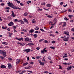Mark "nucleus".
<instances>
[{
    "instance_id": "4be33fe9",
    "label": "nucleus",
    "mask_w": 74,
    "mask_h": 74,
    "mask_svg": "<svg viewBox=\"0 0 74 74\" xmlns=\"http://www.w3.org/2000/svg\"><path fill=\"white\" fill-rule=\"evenodd\" d=\"M66 11H67V10H64L63 11H61V12H62V13L63 12H65Z\"/></svg>"
},
{
    "instance_id": "39448f33",
    "label": "nucleus",
    "mask_w": 74,
    "mask_h": 74,
    "mask_svg": "<svg viewBox=\"0 0 74 74\" xmlns=\"http://www.w3.org/2000/svg\"><path fill=\"white\" fill-rule=\"evenodd\" d=\"M71 67H72L71 66H68V67L66 68V69L68 71H69L70 70H71Z\"/></svg>"
},
{
    "instance_id": "4468645a",
    "label": "nucleus",
    "mask_w": 74,
    "mask_h": 74,
    "mask_svg": "<svg viewBox=\"0 0 74 74\" xmlns=\"http://www.w3.org/2000/svg\"><path fill=\"white\" fill-rule=\"evenodd\" d=\"M66 25V22H64V24L63 25V27H64Z\"/></svg>"
},
{
    "instance_id": "1a4fd4ad",
    "label": "nucleus",
    "mask_w": 74,
    "mask_h": 74,
    "mask_svg": "<svg viewBox=\"0 0 74 74\" xmlns=\"http://www.w3.org/2000/svg\"><path fill=\"white\" fill-rule=\"evenodd\" d=\"M53 22H54V25H55V24L56 23V22H57V21H56V18L54 19Z\"/></svg>"
},
{
    "instance_id": "20e7f679",
    "label": "nucleus",
    "mask_w": 74,
    "mask_h": 74,
    "mask_svg": "<svg viewBox=\"0 0 74 74\" xmlns=\"http://www.w3.org/2000/svg\"><path fill=\"white\" fill-rule=\"evenodd\" d=\"M1 68H2V69H5L6 68V66L4 65H1Z\"/></svg>"
},
{
    "instance_id": "dca6fc26",
    "label": "nucleus",
    "mask_w": 74,
    "mask_h": 74,
    "mask_svg": "<svg viewBox=\"0 0 74 74\" xmlns=\"http://www.w3.org/2000/svg\"><path fill=\"white\" fill-rule=\"evenodd\" d=\"M18 40H19V41H21V40H23V38H21L19 39H17Z\"/></svg>"
},
{
    "instance_id": "bb28decb",
    "label": "nucleus",
    "mask_w": 74,
    "mask_h": 74,
    "mask_svg": "<svg viewBox=\"0 0 74 74\" xmlns=\"http://www.w3.org/2000/svg\"><path fill=\"white\" fill-rule=\"evenodd\" d=\"M46 49V48H45L43 49V51H44V52H47V51L46 50H45Z\"/></svg>"
},
{
    "instance_id": "c756f323",
    "label": "nucleus",
    "mask_w": 74,
    "mask_h": 74,
    "mask_svg": "<svg viewBox=\"0 0 74 74\" xmlns=\"http://www.w3.org/2000/svg\"><path fill=\"white\" fill-rule=\"evenodd\" d=\"M2 44H5V45H7V44L8 43L5 42H3L2 43Z\"/></svg>"
},
{
    "instance_id": "4d7b16f0",
    "label": "nucleus",
    "mask_w": 74,
    "mask_h": 74,
    "mask_svg": "<svg viewBox=\"0 0 74 74\" xmlns=\"http://www.w3.org/2000/svg\"><path fill=\"white\" fill-rule=\"evenodd\" d=\"M21 24H22V25H23V24H24V22H23V21H22V22H21Z\"/></svg>"
},
{
    "instance_id": "5fc2aeb1",
    "label": "nucleus",
    "mask_w": 74,
    "mask_h": 74,
    "mask_svg": "<svg viewBox=\"0 0 74 74\" xmlns=\"http://www.w3.org/2000/svg\"><path fill=\"white\" fill-rule=\"evenodd\" d=\"M51 42L53 44V43H55V41H52Z\"/></svg>"
},
{
    "instance_id": "58836bf2",
    "label": "nucleus",
    "mask_w": 74,
    "mask_h": 74,
    "mask_svg": "<svg viewBox=\"0 0 74 74\" xmlns=\"http://www.w3.org/2000/svg\"><path fill=\"white\" fill-rule=\"evenodd\" d=\"M27 72H29V73H32V74H33V73L32 72V71H27Z\"/></svg>"
},
{
    "instance_id": "f3484780",
    "label": "nucleus",
    "mask_w": 74,
    "mask_h": 74,
    "mask_svg": "<svg viewBox=\"0 0 74 74\" xmlns=\"http://www.w3.org/2000/svg\"><path fill=\"white\" fill-rule=\"evenodd\" d=\"M23 20L25 21V22H27V23H28V21H27V19H26V18H24L23 19Z\"/></svg>"
},
{
    "instance_id": "603ef678",
    "label": "nucleus",
    "mask_w": 74,
    "mask_h": 74,
    "mask_svg": "<svg viewBox=\"0 0 74 74\" xmlns=\"http://www.w3.org/2000/svg\"><path fill=\"white\" fill-rule=\"evenodd\" d=\"M38 33V31H35V33Z\"/></svg>"
},
{
    "instance_id": "a211bd4d",
    "label": "nucleus",
    "mask_w": 74,
    "mask_h": 74,
    "mask_svg": "<svg viewBox=\"0 0 74 74\" xmlns=\"http://www.w3.org/2000/svg\"><path fill=\"white\" fill-rule=\"evenodd\" d=\"M44 62H41V63H40V65H41V66H44Z\"/></svg>"
},
{
    "instance_id": "9b49d317",
    "label": "nucleus",
    "mask_w": 74,
    "mask_h": 74,
    "mask_svg": "<svg viewBox=\"0 0 74 74\" xmlns=\"http://www.w3.org/2000/svg\"><path fill=\"white\" fill-rule=\"evenodd\" d=\"M34 30L33 29H31L29 31V33H33L34 32Z\"/></svg>"
},
{
    "instance_id": "c85d7f7f",
    "label": "nucleus",
    "mask_w": 74,
    "mask_h": 74,
    "mask_svg": "<svg viewBox=\"0 0 74 74\" xmlns=\"http://www.w3.org/2000/svg\"><path fill=\"white\" fill-rule=\"evenodd\" d=\"M7 27H4L3 26L2 27V29H7Z\"/></svg>"
},
{
    "instance_id": "7c9ffc66",
    "label": "nucleus",
    "mask_w": 74,
    "mask_h": 74,
    "mask_svg": "<svg viewBox=\"0 0 74 74\" xmlns=\"http://www.w3.org/2000/svg\"><path fill=\"white\" fill-rule=\"evenodd\" d=\"M34 36V38H36L37 37V34H34L33 35Z\"/></svg>"
},
{
    "instance_id": "2eb2a0df",
    "label": "nucleus",
    "mask_w": 74,
    "mask_h": 74,
    "mask_svg": "<svg viewBox=\"0 0 74 74\" xmlns=\"http://www.w3.org/2000/svg\"><path fill=\"white\" fill-rule=\"evenodd\" d=\"M45 57H44L43 58L42 61V62H45Z\"/></svg>"
},
{
    "instance_id": "a18cd8bd",
    "label": "nucleus",
    "mask_w": 74,
    "mask_h": 74,
    "mask_svg": "<svg viewBox=\"0 0 74 74\" xmlns=\"http://www.w3.org/2000/svg\"><path fill=\"white\" fill-rule=\"evenodd\" d=\"M14 22H17L18 21V19H15L14 20Z\"/></svg>"
},
{
    "instance_id": "680f3d73",
    "label": "nucleus",
    "mask_w": 74,
    "mask_h": 74,
    "mask_svg": "<svg viewBox=\"0 0 74 74\" xmlns=\"http://www.w3.org/2000/svg\"><path fill=\"white\" fill-rule=\"evenodd\" d=\"M45 43H47L48 42V41L47 40H45Z\"/></svg>"
},
{
    "instance_id": "a19ab883",
    "label": "nucleus",
    "mask_w": 74,
    "mask_h": 74,
    "mask_svg": "<svg viewBox=\"0 0 74 74\" xmlns=\"http://www.w3.org/2000/svg\"><path fill=\"white\" fill-rule=\"evenodd\" d=\"M20 4L21 5V6H23V5H24L23 4L21 3H20Z\"/></svg>"
},
{
    "instance_id": "473e14b6",
    "label": "nucleus",
    "mask_w": 74,
    "mask_h": 74,
    "mask_svg": "<svg viewBox=\"0 0 74 74\" xmlns=\"http://www.w3.org/2000/svg\"><path fill=\"white\" fill-rule=\"evenodd\" d=\"M5 8L6 10H10V7H7Z\"/></svg>"
},
{
    "instance_id": "a878e982",
    "label": "nucleus",
    "mask_w": 74,
    "mask_h": 74,
    "mask_svg": "<svg viewBox=\"0 0 74 74\" xmlns=\"http://www.w3.org/2000/svg\"><path fill=\"white\" fill-rule=\"evenodd\" d=\"M47 17H48V18H52L53 17L51 16L48 15L47 16Z\"/></svg>"
},
{
    "instance_id": "412c9836",
    "label": "nucleus",
    "mask_w": 74,
    "mask_h": 74,
    "mask_svg": "<svg viewBox=\"0 0 74 74\" xmlns=\"http://www.w3.org/2000/svg\"><path fill=\"white\" fill-rule=\"evenodd\" d=\"M45 4V2H42V5H44Z\"/></svg>"
},
{
    "instance_id": "423d86ee",
    "label": "nucleus",
    "mask_w": 74,
    "mask_h": 74,
    "mask_svg": "<svg viewBox=\"0 0 74 74\" xmlns=\"http://www.w3.org/2000/svg\"><path fill=\"white\" fill-rule=\"evenodd\" d=\"M64 34H66V35H67L68 36H69V32H66L64 31Z\"/></svg>"
},
{
    "instance_id": "0e129e2a",
    "label": "nucleus",
    "mask_w": 74,
    "mask_h": 74,
    "mask_svg": "<svg viewBox=\"0 0 74 74\" xmlns=\"http://www.w3.org/2000/svg\"><path fill=\"white\" fill-rule=\"evenodd\" d=\"M59 66L60 67V69H62V66H60V65H59Z\"/></svg>"
},
{
    "instance_id": "4c0bfd02",
    "label": "nucleus",
    "mask_w": 74,
    "mask_h": 74,
    "mask_svg": "<svg viewBox=\"0 0 74 74\" xmlns=\"http://www.w3.org/2000/svg\"><path fill=\"white\" fill-rule=\"evenodd\" d=\"M50 48H51V49H55V48L53 47H50Z\"/></svg>"
},
{
    "instance_id": "7ed1b4c3",
    "label": "nucleus",
    "mask_w": 74,
    "mask_h": 74,
    "mask_svg": "<svg viewBox=\"0 0 74 74\" xmlns=\"http://www.w3.org/2000/svg\"><path fill=\"white\" fill-rule=\"evenodd\" d=\"M2 53L3 56L4 57H5V56H6V53L4 52V51H3Z\"/></svg>"
},
{
    "instance_id": "e2e57ef3",
    "label": "nucleus",
    "mask_w": 74,
    "mask_h": 74,
    "mask_svg": "<svg viewBox=\"0 0 74 74\" xmlns=\"http://www.w3.org/2000/svg\"><path fill=\"white\" fill-rule=\"evenodd\" d=\"M25 69H29V68L28 67H25Z\"/></svg>"
},
{
    "instance_id": "13d9d810",
    "label": "nucleus",
    "mask_w": 74,
    "mask_h": 74,
    "mask_svg": "<svg viewBox=\"0 0 74 74\" xmlns=\"http://www.w3.org/2000/svg\"><path fill=\"white\" fill-rule=\"evenodd\" d=\"M66 57H67V56H63V57L64 58H66Z\"/></svg>"
},
{
    "instance_id": "f8f14e48",
    "label": "nucleus",
    "mask_w": 74,
    "mask_h": 74,
    "mask_svg": "<svg viewBox=\"0 0 74 74\" xmlns=\"http://www.w3.org/2000/svg\"><path fill=\"white\" fill-rule=\"evenodd\" d=\"M30 50L29 49H26V53H28L29 52H30Z\"/></svg>"
},
{
    "instance_id": "de8ad7c7",
    "label": "nucleus",
    "mask_w": 74,
    "mask_h": 74,
    "mask_svg": "<svg viewBox=\"0 0 74 74\" xmlns=\"http://www.w3.org/2000/svg\"><path fill=\"white\" fill-rule=\"evenodd\" d=\"M36 49L37 50H39L40 49V47H38L36 48Z\"/></svg>"
},
{
    "instance_id": "72a5a7b5",
    "label": "nucleus",
    "mask_w": 74,
    "mask_h": 74,
    "mask_svg": "<svg viewBox=\"0 0 74 74\" xmlns=\"http://www.w3.org/2000/svg\"><path fill=\"white\" fill-rule=\"evenodd\" d=\"M47 58L49 59V60H51V58L50 56L48 57Z\"/></svg>"
},
{
    "instance_id": "79ce46f5",
    "label": "nucleus",
    "mask_w": 74,
    "mask_h": 74,
    "mask_svg": "<svg viewBox=\"0 0 74 74\" xmlns=\"http://www.w3.org/2000/svg\"><path fill=\"white\" fill-rule=\"evenodd\" d=\"M71 31H73V32H74V28H72L71 29Z\"/></svg>"
},
{
    "instance_id": "3c124183",
    "label": "nucleus",
    "mask_w": 74,
    "mask_h": 74,
    "mask_svg": "<svg viewBox=\"0 0 74 74\" xmlns=\"http://www.w3.org/2000/svg\"><path fill=\"white\" fill-rule=\"evenodd\" d=\"M64 19V20H66V21H67L68 20V19H67V18L66 17H65Z\"/></svg>"
},
{
    "instance_id": "052dcab7",
    "label": "nucleus",
    "mask_w": 74,
    "mask_h": 74,
    "mask_svg": "<svg viewBox=\"0 0 74 74\" xmlns=\"http://www.w3.org/2000/svg\"><path fill=\"white\" fill-rule=\"evenodd\" d=\"M48 73V71H45L44 72V73H46V74H47Z\"/></svg>"
},
{
    "instance_id": "c9c22d12",
    "label": "nucleus",
    "mask_w": 74,
    "mask_h": 74,
    "mask_svg": "<svg viewBox=\"0 0 74 74\" xmlns=\"http://www.w3.org/2000/svg\"><path fill=\"white\" fill-rule=\"evenodd\" d=\"M43 40H44V39H41V40H39V42H42V41H43Z\"/></svg>"
},
{
    "instance_id": "aec40b11",
    "label": "nucleus",
    "mask_w": 74,
    "mask_h": 74,
    "mask_svg": "<svg viewBox=\"0 0 74 74\" xmlns=\"http://www.w3.org/2000/svg\"><path fill=\"white\" fill-rule=\"evenodd\" d=\"M35 30H38V29H39V28H38V27H36L35 29H34Z\"/></svg>"
},
{
    "instance_id": "c03bdc74",
    "label": "nucleus",
    "mask_w": 74,
    "mask_h": 74,
    "mask_svg": "<svg viewBox=\"0 0 74 74\" xmlns=\"http://www.w3.org/2000/svg\"><path fill=\"white\" fill-rule=\"evenodd\" d=\"M8 60H12V58H8Z\"/></svg>"
},
{
    "instance_id": "864d4df0",
    "label": "nucleus",
    "mask_w": 74,
    "mask_h": 74,
    "mask_svg": "<svg viewBox=\"0 0 74 74\" xmlns=\"http://www.w3.org/2000/svg\"><path fill=\"white\" fill-rule=\"evenodd\" d=\"M40 30H41V31H42V32H44V30H43V29H40Z\"/></svg>"
},
{
    "instance_id": "393cba45",
    "label": "nucleus",
    "mask_w": 74,
    "mask_h": 74,
    "mask_svg": "<svg viewBox=\"0 0 74 74\" xmlns=\"http://www.w3.org/2000/svg\"><path fill=\"white\" fill-rule=\"evenodd\" d=\"M32 23H36V21L34 19H33L32 21Z\"/></svg>"
},
{
    "instance_id": "6e6552de",
    "label": "nucleus",
    "mask_w": 74,
    "mask_h": 74,
    "mask_svg": "<svg viewBox=\"0 0 74 74\" xmlns=\"http://www.w3.org/2000/svg\"><path fill=\"white\" fill-rule=\"evenodd\" d=\"M12 17H15V16H16V15H14V12L12 11Z\"/></svg>"
},
{
    "instance_id": "8fccbe9b",
    "label": "nucleus",
    "mask_w": 74,
    "mask_h": 74,
    "mask_svg": "<svg viewBox=\"0 0 74 74\" xmlns=\"http://www.w3.org/2000/svg\"><path fill=\"white\" fill-rule=\"evenodd\" d=\"M16 1L17 2V3H21L19 1H18V0H16Z\"/></svg>"
},
{
    "instance_id": "bf43d9fd",
    "label": "nucleus",
    "mask_w": 74,
    "mask_h": 74,
    "mask_svg": "<svg viewBox=\"0 0 74 74\" xmlns=\"http://www.w3.org/2000/svg\"><path fill=\"white\" fill-rule=\"evenodd\" d=\"M4 5V3H2L1 4V5H2V6Z\"/></svg>"
},
{
    "instance_id": "6ab92c4d",
    "label": "nucleus",
    "mask_w": 74,
    "mask_h": 74,
    "mask_svg": "<svg viewBox=\"0 0 74 74\" xmlns=\"http://www.w3.org/2000/svg\"><path fill=\"white\" fill-rule=\"evenodd\" d=\"M11 35H12V33H9V37H11Z\"/></svg>"
},
{
    "instance_id": "69168bd1",
    "label": "nucleus",
    "mask_w": 74,
    "mask_h": 74,
    "mask_svg": "<svg viewBox=\"0 0 74 74\" xmlns=\"http://www.w3.org/2000/svg\"><path fill=\"white\" fill-rule=\"evenodd\" d=\"M63 4V2H61L60 3V5H62Z\"/></svg>"
},
{
    "instance_id": "338daca9",
    "label": "nucleus",
    "mask_w": 74,
    "mask_h": 74,
    "mask_svg": "<svg viewBox=\"0 0 74 74\" xmlns=\"http://www.w3.org/2000/svg\"><path fill=\"white\" fill-rule=\"evenodd\" d=\"M24 30L25 32H27V29H25Z\"/></svg>"
},
{
    "instance_id": "cd10ccee",
    "label": "nucleus",
    "mask_w": 74,
    "mask_h": 74,
    "mask_svg": "<svg viewBox=\"0 0 74 74\" xmlns=\"http://www.w3.org/2000/svg\"><path fill=\"white\" fill-rule=\"evenodd\" d=\"M27 64H28V62H26L25 63H24L23 64V66H26V65H27Z\"/></svg>"
},
{
    "instance_id": "49530a36",
    "label": "nucleus",
    "mask_w": 74,
    "mask_h": 74,
    "mask_svg": "<svg viewBox=\"0 0 74 74\" xmlns=\"http://www.w3.org/2000/svg\"><path fill=\"white\" fill-rule=\"evenodd\" d=\"M3 50H0V53L1 54H2V53L3 52Z\"/></svg>"
},
{
    "instance_id": "0eeeda50",
    "label": "nucleus",
    "mask_w": 74,
    "mask_h": 74,
    "mask_svg": "<svg viewBox=\"0 0 74 74\" xmlns=\"http://www.w3.org/2000/svg\"><path fill=\"white\" fill-rule=\"evenodd\" d=\"M21 60L20 59H17L16 61V63L17 64H18L19 63V62H20V61Z\"/></svg>"
},
{
    "instance_id": "37998d69",
    "label": "nucleus",
    "mask_w": 74,
    "mask_h": 74,
    "mask_svg": "<svg viewBox=\"0 0 74 74\" xmlns=\"http://www.w3.org/2000/svg\"><path fill=\"white\" fill-rule=\"evenodd\" d=\"M10 23L11 24V25H14V23H13V22L11 21L10 22Z\"/></svg>"
},
{
    "instance_id": "f704fd0d",
    "label": "nucleus",
    "mask_w": 74,
    "mask_h": 74,
    "mask_svg": "<svg viewBox=\"0 0 74 74\" xmlns=\"http://www.w3.org/2000/svg\"><path fill=\"white\" fill-rule=\"evenodd\" d=\"M24 15H25V16H27V12H25L24 14Z\"/></svg>"
},
{
    "instance_id": "5701e85b",
    "label": "nucleus",
    "mask_w": 74,
    "mask_h": 74,
    "mask_svg": "<svg viewBox=\"0 0 74 74\" xmlns=\"http://www.w3.org/2000/svg\"><path fill=\"white\" fill-rule=\"evenodd\" d=\"M68 16H69V18H72V17H73V15H68Z\"/></svg>"
},
{
    "instance_id": "f03ea898",
    "label": "nucleus",
    "mask_w": 74,
    "mask_h": 74,
    "mask_svg": "<svg viewBox=\"0 0 74 74\" xmlns=\"http://www.w3.org/2000/svg\"><path fill=\"white\" fill-rule=\"evenodd\" d=\"M69 38H70V37L69 36H68L66 38L64 39L63 40L64 41H68Z\"/></svg>"
},
{
    "instance_id": "2f4dec72",
    "label": "nucleus",
    "mask_w": 74,
    "mask_h": 74,
    "mask_svg": "<svg viewBox=\"0 0 74 74\" xmlns=\"http://www.w3.org/2000/svg\"><path fill=\"white\" fill-rule=\"evenodd\" d=\"M40 58H41V56H40L36 57V59H40Z\"/></svg>"
},
{
    "instance_id": "774afa93",
    "label": "nucleus",
    "mask_w": 74,
    "mask_h": 74,
    "mask_svg": "<svg viewBox=\"0 0 74 74\" xmlns=\"http://www.w3.org/2000/svg\"><path fill=\"white\" fill-rule=\"evenodd\" d=\"M64 7H67V5L66 4L65 5H63Z\"/></svg>"
},
{
    "instance_id": "6e6d98bb",
    "label": "nucleus",
    "mask_w": 74,
    "mask_h": 74,
    "mask_svg": "<svg viewBox=\"0 0 74 74\" xmlns=\"http://www.w3.org/2000/svg\"><path fill=\"white\" fill-rule=\"evenodd\" d=\"M8 25L9 26H12L11 23H9L8 24Z\"/></svg>"
},
{
    "instance_id": "9d476101",
    "label": "nucleus",
    "mask_w": 74,
    "mask_h": 74,
    "mask_svg": "<svg viewBox=\"0 0 74 74\" xmlns=\"http://www.w3.org/2000/svg\"><path fill=\"white\" fill-rule=\"evenodd\" d=\"M25 40L26 41H29V38H25Z\"/></svg>"
},
{
    "instance_id": "e433bc0d",
    "label": "nucleus",
    "mask_w": 74,
    "mask_h": 74,
    "mask_svg": "<svg viewBox=\"0 0 74 74\" xmlns=\"http://www.w3.org/2000/svg\"><path fill=\"white\" fill-rule=\"evenodd\" d=\"M41 53H45V52H44V50H41Z\"/></svg>"
},
{
    "instance_id": "ea45409f",
    "label": "nucleus",
    "mask_w": 74,
    "mask_h": 74,
    "mask_svg": "<svg viewBox=\"0 0 74 74\" xmlns=\"http://www.w3.org/2000/svg\"><path fill=\"white\" fill-rule=\"evenodd\" d=\"M0 58H1V59H4V57H3L1 56H0Z\"/></svg>"
},
{
    "instance_id": "f257e3e1",
    "label": "nucleus",
    "mask_w": 74,
    "mask_h": 74,
    "mask_svg": "<svg viewBox=\"0 0 74 74\" xmlns=\"http://www.w3.org/2000/svg\"><path fill=\"white\" fill-rule=\"evenodd\" d=\"M7 4H8V5L9 7H12V8L13 9H14L15 10H16V9H18V10H21V8H16L15 6H14V5L12 4V3H11V2H9V3H7Z\"/></svg>"
},
{
    "instance_id": "ddd939ff",
    "label": "nucleus",
    "mask_w": 74,
    "mask_h": 74,
    "mask_svg": "<svg viewBox=\"0 0 74 74\" xmlns=\"http://www.w3.org/2000/svg\"><path fill=\"white\" fill-rule=\"evenodd\" d=\"M11 66H12V65H11V64H8V67L9 69H10V67H11Z\"/></svg>"
},
{
    "instance_id": "09e8293b",
    "label": "nucleus",
    "mask_w": 74,
    "mask_h": 74,
    "mask_svg": "<svg viewBox=\"0 0 74 74\" xmlns=\"http://www.w3.org/2000/svg\"><path fill=\"white\" fill-rule=\"evenodd\" d=\"M34 44L33 43H30V45H34Z\"/></svg>"
},
{
    "instance_id": "b1692460",
    "label": "nucleus",
    "mask_w": 74,
    "mask_h": 74,
    "mask_svg": "<svg viewBox=\"0 0 74 74\" xmlns=\"http://www.w3.org/2000/svg\"><path fill=\"white\" fill-rule=\"evenodd\" d=\"M47 6L48 7H49L51 6V4H48L47 5Z\"/></svg>"
}]
</instances>
